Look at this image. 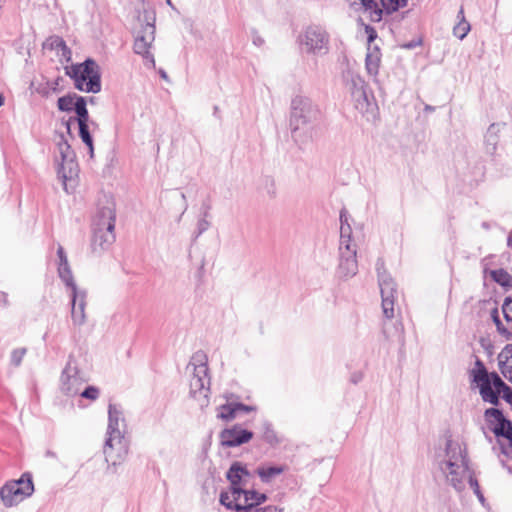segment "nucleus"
Here are the masks:
<instances>
[{"instance_id": "45", "label": "nucleus", "mask_w": 512, "mask_h": 512, "mask_svg": "<svg viewBox=\"0 0 512 512\" xmlns=\"http://www.w3.org/2000/svg\"><path fill=\"white\" fill-rule=\"evenodd\" d=\"M502 312L506 322L512 324V297H508L504 300Z\"/></svg>"}, {"instance_id": "57", "label": "nucleus", "mask_w": 512, "mask_h": 512, "mask_svg": "<svg viewBox=\"0 0 512 512\" xmlns=\"http://www.w3.org/2000/svg\"><path fill=\"white\" fill-rule=\"evenodd\" d=\"M162 78L167 79V74L164 71L160 72Z\"/></svg>"}, {"instance_id": "53", "label": "nucleus", "mask_w": 512, "mask_h": 512, "mask_svg": "<svg viewBox=\"0 0 512 512\" xmlns=\"http://www.w3.org/2000/svg\"><path fill=\"white\" fill-rule=\"evenodd\" d=\"M350 218H349V215L347 214V212L345 210H342L340 212V227H344L345 225H350V222H349Z\"/></svg>"}, {"instance_id": "32", "label": "nucleus", "mask_w": 512, "mask_h": 512, "mask_svg": "<svg viewBox=\"0 0 512 512\" xmlns=\"http://www.w3.org/2000/svg\"><path fill=\"white\" fill-rule=\"evenodd\" d=\"M79 97L80 96L75 93L60 97L57 101L58 109L63 112H71L75 109L76 99Z\"/></svg>"}, {"instance_id": "15", "label": "nucleus", "mask_w": 512, "mask_h": 512, "mask_svg": "<svg viewBox=\"0 0 512 512\" xmlns=\"http://www.w3.org/2000/svg\"><path fill=\"white\" fill-rule=\"evenodd\" d=\"M115 204L112 199L106 198L103 203H99L97 211L93 217L92 228L114 229L115 228Z\"/></svg>"}, {"instance_id": "5", "label": "nucleus", "mask_w": 512, "mask_h": 512, "mask_svg": "<svg viewBox=\"0 0 512 512\" xmlns=\"http://www.w3.org/2000/svg\"><path fill=\"white\" fill-rule=\"evenodd\" d=\"M192 368V376L190 379V394L194 398H207L210 378L208 376V366L206 354L198 351L193 354L187 369Z\"/></svg>"}, {"instance_id": "47", "label": "nucleus", "mask_w": 512, "mask_h": 512, "mask_svg": "<svg viewBox=\"0 0 512 512\" xmlns=\"http://www.w3.org/2000/svg\"><path fill=\"white\" fill-rule=\"evenodd\" d=\"M25 354H26L25 348H19V349L13 350L11 353V363L14 366H19L21 364L22 359L25 356Z\"/></svg>"}, {"instance_id": "36", "label": "nucleus", "mask_w": 512, "mask_h": 512, "mask_svg": "<svg viewBox=\"0 0 512 512\" xmlns=\"http://www.w3.org/2000/svg\"><path fill=\"white\" fill-rule=\"evenodd\" d=\"M352 228L351 225H345L344 227H340V241L339 248H352L356 247V244L352 241Z\"/></svg>"}, {"instance_id": "56", "label": "nucleus", "mask_w": 512, "mask_h": 512, "mask_svg": "<svg viewBox=\"0 0 512 512\" xmlns=\"http://www.w3.org/2000/svg\"><path fill=\"white\" fill-rule=\"evenodd\" d=\"M507 246L512 248V230L509 232L508 234V238H507Z\"/></svg>"}, {"instance_id": "21", "label": "nucleus", "mask_w": 512, "mask_h": 512, "mask_svg": "<svg viewBox=\"0 0 512 512\" xmlns=\"http://www.w3.org/2000/svg\"><path fill=\"white\" fill-rule=\"evenodd\" d=\"M381 64V52L377 45L367 46L365 68L369 76L376 79Z\"/></svg>"}, {"instance_id": "9", "label": "nucleus", "mask_w": 512, "mask_h": 512, "mask_svg": "<svg viewBox=\"0 0 512 512\" xmlns=\"http://www.w3.org/2000/svg\"><path fill=\"white\" fill-rule=\"evenodd\" d=\"M466 462H469L466 445L453 439H447L443 453L436 458L437 467H451Z\"/></svg>"}, {"instance_id": "31", "label": "nucleus", "mask_w": 512, "mask_h": 512, "mask_svg": "<svg viewBox=\"0 0 512 512\" xmlns=\"http://www.w3.org/2000/svg\"><path fill=\"white\" fill-rule=\"evenodd\" d=\"M76 107L74 109L76 115H77V122L78 125L80 124H88L89 121V114L87 110V101L84 97H79L76 99Z\"/></svg>"}, {"instance_id": "6", "label": "nucleus", "mask_w": 512, "mask_h": 512, "mask_svg": "<svg viewBox=\"0 0 512 512\" xmlns=\"http://www.w3.org/2000/svg\"><path fill=\"white\" fill-rule=\"evenodd\" d=\"M71 77L80 91L98 93L101 90L99 67L92 59L73 66Z\"/></svg>"}, {"instance_id": "59", "label": "nucleus", "mask_w": 512, "mask_h": 512, "mask_svg": "<svg viewBox=\"0 0 512 512\" xmlns=\"http://www.w3.org/2000/svg\"><path fill=\"white\" fill-rule=\"evenodd\" d=\"M507 380L512 383V372L507 375Z\"/></svg>"}, {"instance_id": "28", "label": "nucleus", "mask_w": 512, "mask_h": 512, "mask_svg": "<svg viewBox=\"0 0 512 512\" xmlns=\"http://www.w3.org/2000/svg\"><path fill=\"white\" fill-rule=\"evenodd\" d=\"M13 482L19 488L24 499L32 495L34 485L30 473H24L18 480H14Z\"/></svg>"}, {"instance_id": "38", "label": "nucleus", "mask_w": 512, "mask_h": 512, "mask_svg": "<svg viewBox=\"0 0 512 512\" xmlns=\"http://www.w3.org/2000/svg\"><path fill=\"white\" fill-rule=\"evenodd\" d=\"M79 126V136L83 143L89 148L90 155H93V139L89 132L88 124H80Z\"/></svg>"}, {"instance_id": "61", "label": "nucleus", "mask_w": 512, "mask_h": 512, "mask_svg": "<svg viewBox=\"0 0 512 512\" xmlns=\"http://www.w3.org/2000/svg\"><path fill=\"white\" fill-rule=\"evenodd\" d=\"M4 103V98L0 95V107L3 105Z\"/></svg>"}, {"instance_id": "33", "label": "nucleus", "mask_w": 512, "mask_h": 512, "mask_svg": "<svg viewBox=\"0 0 512 512\" xmlns=\"http://www.w3.org/2000/svg\"><path fill=\"white\" fill-rule=\"evenodd\" d=\"M505 418L503 412L496 407H491L484 411V419L490 428Z\"/></svg>"}, {"instance_id": "35", "label": "nucleus", "mask_w": 512, "mask_h": 512, "mask_svg": "<svg viewBox=\"0 0 512 512\" xmlns=\"http://www.w3.org/2000/svg\"><path fill=\"white\" fill-rule=\"evenodd\" d=\"M492 320L496 326L497 332L507 341L512 340V331L506 328L501 322L498 314V309L494 308L491 312Z\"/></svg>"}, {"instance_id": "23", "label": "nucleus", "mask_w": 512, "mask_h": 512, "mask_svg": "<svg viewBox=\"0 0 512 512\" xmlns=\"http://www.w3.org/2000/svg\"><path fill=\"white\" fill-rule=\"evenodd\" d=\"M491 431L496 437H503L508 440V445L502 447V452L509 456L512 452V422L505 418L491 427Z\"/></svg>"}, {"instance_id": "10", "label": "nucleus", "mask_w": 512, "mask_h": 512, "mask_svg": "<svg viewBox=\"0 0 512 512\" xmlns=\"http://www.w3.org/2000/svg\"><path fill=\"white\" fill-rule=\"evenodd\" d=\"M103 453L107 463L113 466L120 464L128 453V442L124 435H107Z\"/></svg>"}, {"instance_id": "43", "label": "nucleus", "mask_w": 512, "mask_h": 512, "mask_svg": "<svg viewBox=\"0 0 512 512\" xmlns=\"http://www.w3.org/2000/svg\"><path fill=\"white\" fill-rule=\"evenodd\" d=\"M209 216V212L205 211L203 213V216L198 220L197 227H196V235L195 237H199L201 234L206 232L210 227V222L207 220V217Z\"/></svg>"}, {"instance_id": "30", "label": "nucleus", "mask_w": 512, "mask_h": 512, "mask_svg": "<svg viewBox=\"0 0 512 512\" xmlns=\"http://www.w3.org/2000/svg\"><path fill=\"white\" fill-rule=\"evenodd\" d=\"M58 275L65 285L73 291V288H79L73 278V274L68 263L58 264Z\"/></svg>"}, {"instance_id": "22", "label": "nucleus", "mask_w": 512, "mask_h": 512, "mask_svg": "<svg viewBox=\"0 0 512 512\" xmlns=\"http://www.w3.org/2000/svg\"><path fill=\"white\" fill-rule=\"evenodd\" d=\"M0 498L6 507H12L24 500L19 488L13 481L7 482L0 489Z\"/></svg>"}, {"instance_id": "27", "label": "nucleus", "mask_w": 512, "mask_h": 512, "mask_svg": "<svg viewBox=\"0 0 512 512\" xmlns=\"http://www.w3.org/2000/svg\"><path fill=\"white\" fill-rule=\"evenodd\" d=\"M265 501L266 499L257 501L249 500L245 507L238 505V512H282V509L276 506L259 507V505Z\"/></svg>"}, {"instance_id": "1", "label": "nucleus", "mask_w": 512, "mask_h": 512, "mask_svg": "<svg viewBox=\"0 0 512 512\" xmlns=\"http://www.w3.org/2000/svg\"><path fill=\"white\" fill-rule=\"evenodd\" d=\"M56 145L58 151V156H56L57 175L62 181L64 191L71 193L77 184L79 172L76 155L64 135H59Z\"/></svg>"}, {"instance_id": "58", "label": "nucleus", "mask_w": 512, "mask_h": 512, "mask_svg": "<svg viewBox=\"0 0 512 512\" xmlns=\"http://www.w3.org/2000/svg\"><path fill=\"white\" fill-rule=\"evenodd\" d=\"M425 110H426V111H433V110H434V108H433L432 106L427 105V106L425 107Z\"/></svg>"}, {"instance_id": "62", "label": "nucleus", "mask_w": 512, "mask_h": 512, "mask_svg": "<svg viewBox=\"0 0 512 512\" xmlns=\"http://www.w3.org/2000/svg\"><path fill=\"white\" fill-rule=\"evenodd\" d=\"M166 3H167V5H169V6L173 7V4H172V1H171V0H166Z\"/></svg>"}, {"instance_id": "42", "label": "nucleus", "mask_w": 512, "mask_h": 512, "mask_svg": "<svg viewBox=\"0 0 512 512\" xmlns=\"http://www.w3.org/2000/svg\"><path fill=\"white\" fill-rule=\"evenodd\" d=\"M491 276L494 279V281H496L500 285H502V286L509 285L510 275L505 270H503V269L494 270L491 272Z\"/></svg>"}, {"instance_id": "25", "label": "nucleus", "mask_w": 512, "mask_h": 512, "mask_svg": "<svg viewBox=\"0 0 512 512\" xmlns=\"http://www.w3.org/2000/svg\"><path fill=\"white\" fill-rule=\"evenodd\" d=\"M498 366L503 374V376L507 379V375L512 372V365L509 363L512 362V344H507L497 357Z\"/></svg>"}, {"instance_id": "14", "label": "nucleus", "mask_w": 512, "mask_h": 512, "mask_svg": "<svg viewBox=\"0 0 512 512\" xmlns=\"http://www.w3.org/2000/svg\"><path fill=\"white\" fill-rule=\"evenodd\" d=\"M357 249L352 248H339V263L337 267V274L341 279L347 280L354 277L358 272V262L356 259Z\"/></svg>"}, {"instance_id": "52", "label": "nucleus", "mask_w": 512, "mask_h": 512, "mask_svg": "<svg viewBox=\"0 0 512 512\" xmlns=\"http://www.w3.org/2000/svg\"><path fill=\"white\" fill-rule=\"evenodd\" d=\"M421 44H422V41L420 39L412 40V41L402 44L401 47L403 49L411 50V49H414V48L420 46Z\"/></svg>"}, {"instance_id": "49", "label": "nucleus", "mask_w": 512, "mask_h": 512, "mask_svg": "<svg viewBox=\"0 0 512 512\" xmlns=\"http://www.w3.org/2000/svg\"><path fill=\"white\" fill-rule=\"evenodd\" d=\"M365 33L367 34V42H368V46L369 45H374V41L376 40L377 38V32L376 30L370 26V25H366L365 26Z\"/></svg>"}, {"instance_id": "18", "label": "nucleus", "mask_w": 512, "mask_h": 512, "mask_svg": "<svg viewBox=\"0 0 512 512\" xmlns=\"http://www.w3.org/2000/svg\"><path fill=\"white\" fill-rule=\"evenodd\" d=\"M71 318L74 325L81 326L85 323L86 291L80 288H73L70 294Z\"/></svg>"}, {"instance_id": "17", "label": "nucleus", "mask_w": 512, "mask_h": 512, "mask_svg": "<svg viewBox=\"0 0 512 512\" xmlns=\"http://www.w3.org/2000/svg\"><path fill=\"white\" fill-rule=\"evenodd\" d=\"M115 241L114 229L92 228L91 252L100 255Z\"/></svg>"}, {"instance_id": "55", "label": "nucleus", "mask_w": 512, "mask_h": 512, "mask_svg": "<svg viewBox=\"0 0 512 512\" xmlns=\"http://www.w3.org/2000/svg\"><path fill=\"white\" fill-rule=\"evenodd\" d=\"M45 456L49 457V458H56L57 457L56 453L54 451H52V450H47L46 453H45Z\"/></svg>"}, {"instance_id": "40", "label": "nucleus", "mask_w": 512, "mask_h": 512, "mask_svg": "<svg viewBox=\"0 0 512 512\" xmlns=\"http://www.w3.org/2000/svg\"><path fill=\"white\" fill-rule=\"evenodd\" d=\"M471 26L467 20H459L453 27V35L460 40H463L469 33Z\"/></svg>"}, {"instance_id": "37", "label": "nucleus", "mask_w": 512, "mask_h": 512, "mask_svg": "<svg viewBox=\"0 0 512 512\" xmlns=\"http://www.w3.org/2000/svg\"><path fill=\"white\" fill-rule=\"evenodd\" d=\"M262 431H263V439L267 443H269L271 445L280 443V439L278 438L277 433L274 430V428L270 422L265 421L262 424Z\"/></svg>"}, {"instance_id": "44", "label": "nucleus", "mask_w": 512, "mask_h": 512, "mask_svg": "<svg viewBox=\"0 0 512 512\" xmlns=\"http://www.w3.org/2000/svg\"><path fill=\"white\" fill-rule=\"evenodd\" d=\"M366 83L364 79L358 75H354L350 80V91L352 92H360L366 89Z\"/></svg>"}, {"instance_id": "3", "label": "nucleus", "mask_w": 512, "mask_h": 512, "mask_svg": "<svg viewBox=\"0 0 512 512\" xmlns=\"http://www.w3.org/2000/svg\"><path fill=\"white\" fill-rule=\"evenodd\" d=\"M138 21L140 28L136 31L133 46L134 52L143 57L145 66L154 68L155 60L153 54L150 52L155 40L154 17L145 10L143 12V19L141 15H139Z\"/></svg>"}, {"instance_id": "8", "label": "nucleus", "mask_w": 512, "mask_h": 512, "mask_svg": "<svg viewBox=\"0 0 512 512\" xmlns=\"http://www.w3.org/2000/svg\"><path fill=\"white\" fill-rule=\"evenodd\" d=\"M378 273V282L382 297L383 315L387 319L394 317V303L397 295L395 281L383 270V263L378 261L376 264Z\"/></svg>"}, {"instance_id": "20", "label": "nucleus", "mask_w": 512, "mask_h": 512, "mask_svg": "<svg viewBox=\"0 0 512 512\" xmlns=\"http://www.w3.org/2000/svg\"><path fill=\"white\" fill-rule=\"evenodd\" d=\"M125 419L122 410L115 404L108 406V426L107 435H124L125 434Z\"/></svg>"}, {"instance_id": "26", "label": "nucleus", "mask_w": 512, "mask_h": 512, "mask_svg": "<svg viewBox=\"0 0 512 512\" xmlns=\"http://www.w3.org/2000/svg\"><path fill=\"white\" fill-rule=\"evenodd\" d=\"M498 132L499 126L497 124H491L485 136L486 153L490 155H494L496 152L498 145Z\"/></svg>"}, {"instance_id": "46", "label": "nucleus", "mask_w": 512, "mask_h": 512, "mask_svg": "<svg viewBox=\"0 0 512 512\" xmlns=\"http://www.w3.org/2000/svg\"><path fill=\"white\" fill-rule=\"evenodd\" d=\"M79 394L86 399L94 401L99 397V389L95 386H87Z\"/></svg>"}, {"instance_id": "19", "label": "nucleus", "mask_w": 512, "mask_h": 512, "mask_svg": "<svg viewBox=\"0 0 512 512\" xmlns=\"http://www.w3.org/2000/svg\"><path fill=\"white\" fill-rule=\"evenodd\" d=\"M226 477L232 489L245 490L244 487L247 485L252 475L246 465L241 462H234L228 469Z\"/></svg>"}, {"instance_id": "11", "label": "nucleus", "mask_w": 512, "mask_h": 512, "mask_svg": "<svg viewBox=\"0 0 512 512\" xmlns=\"http://www.w3.org/2000/svg\"><path fill=\"white\" fill-rule=\"evenodd\" d=\"M267 499L264 493H259L254 490H237L232 489L230 492H222L220 494V503L227 509H233L238 512L239 506L245 507L249 500H263Z\"/></svg>"}, {"instance_id": "2", "label": "nucleus", "mask_w": 512, "mask_h": 512, "mask_svg": "<svg viewBox=\"0 0 512 512\" xmlns=\"http://www.w3.org/2000/svg\"><path fill=\"white\" fill-rule=\"evenodd\" d=\"M320 111L312 100L296 95L291 101L289 126L292 137L297 138L302 130H307L319 118Z\"/></svg>"}, {"instance_id": "12", "label": "nucleus", "mask_w": 512, "mask_h": 512, "mask_svg": "<svg viewBox=\"0 0 512 512\" xmlns=\"http://www.w3.org/2000/svg\"><path fill=\"white\" fill-rule=\"evenodd\" d=\"M85 382L86 379L78 368L72 364V360L70 358L60 377L61 391L68 396L78 395Z\"/></svg>"}, {"instance_id": "48", "label": "nucleus", "mask_w": 512, "mask_h": 512, "mask_svg": "<svg viewBox=\"0 0 512 512\" xmlns=\"http://www.w3.org/2000/svg\"><path fill=\"white\" fill-rule=\"evenodd\" d=\"M50 45L52 48L57 49V50L61 49L63 52L68 50L65 41L58 36L50 38Z\"/></svg>"}, {"instance_id": "24", "label": "nucleus", "mask_w": 512, "mask_h": 512, "mask_svg": "<svg viewBox=\"0 0 512 512\" xmlns=\"http://www.w3.org/2000/svg\"><path fill=\"white\" fill-rule=\"evenodd\" d=\"M350 5L354 7L356 10L364 9L365 11H370V18L374 22H379L382 19L383 11L378 8L375 0H349Z\"/></svg>"}, {"instance_id": "50", "label": "nucleus", "mask_w": 512, "mask_h": 512, "mask_svg": "<svg viewBox=\"0 0 512 512\" xmlns=\"http://www.w3.org/2000/svg\"><path fill=\"white\" fill-rule=\"evenodd\" d=\"M236 414L238 413H249L251 411H254L256 408L254 406H248L242 403H234Z\"/></svg>"}, {"instance_id": "41", "label": "nucleus", "mask_w": 512, "mask_h": 512, "mask_svg": "<svg viewBox=\"0 0 512 512\" xmlns=\"http://www.w3.org/2000/svg\"><path fill=\"white\" fill-rule=\"evenodd\" d=\"M408 0H381L384 10L390 14L407 5Z\"/></svg>"}, {"instance_id": "64", "label": "nucleus", "mask_w": 512, "mask_h": 512, "mask_svg": "<svg viewBox=\"0 0 512 512\" xmlns=\"http://www.w3.org/2000/svg\"><path fill=\"white\" fill-rule=\"evenodd\" d=\"M181 198L185 201L186 200V196L184 193H181Z\"/></svg>"}, {"instance_id": "16", "label": "nucleus", "mask_w": 512, "mask_h": 512, "mask_svg": "<svg viewBox=\"0 0 512 512\" xmlns=\"http://www.w3.org/2000/svg\"><path fill=\"white\" fill-rule=\"evenodd\" d=\"M253 437V432L243 429L239 425L225 429L220 434L221 444L226 447H237L249 442Z\"/></svg>"}, {"instance_id": "7", "label": "nucleus", "mask_w": 512, "mask_h": 512, "mask_svg": "<svg viewBox=\"0 0 512 512\" xmlns=\"http://www.w3.org/2000/svg\"><path fill=\"white\" fill-rule=\"evenodd\" d=\"M300 45L307 53L324 55L329 51V34L324 28L311 25L301 34Z\"/></svg>"}, {"instance_id": "60", "label": "nucleus", "mask_w": 512, "mask_h": 512, "mask_svg": "<svg viewBox=\"0 0 512 512\" xmlns=\"http://www.w3.org/2000/svg\"><path fill=\"white\" fill-rule=\"evenodd\" d=\"M253 42H254V44H260L262 42V40L260 38H258V39H254Z\"/></svg>"}, {"instance_id": "51", "label": "nucleus", "mask_w": 512, "mask_h": 512, "mask_svg": "<svg viewBox=\"0 0 512 512\" xmlns=\"http://www.w3.org/2000/svg\"><path fill=\"white\" fill-rule=\"evenodd\" d=\"M57 256H58V259H59V263L58 264L68 263L67 255H66V253L64 251V248L61 245L58 246Z\"/></svg>"}, {"instance_id": "4", "label": "nucleus", "mask_w": 512, "mask_h": 512, "mask_svg": "<svg viewBox=\"0 0 512 512\" xmlns=\"http://www.w3.org/2000/svg\"><path fill=\"white\" fill-rule=\"evenodd\" d=\"M438 469L444 476L446 483L455 491L462 492L465 490L467 484H469L478 499L481 502L484 501V496L480 491L478 480L470 469L469 462L460 463L451 467H438Z\"/></svg>"}, {"instance_id": "34", "label": "nucleus", "mask_w": 512, "mask_h": 512, "mask_svg": "<svg viewBox=\"0 0 512 512\" xmlns=\"http://www.w3.org/2000/svg\"><path fill=\"white\" fill-rule=\"evenodd\" d=\"M284 471L281 466L260 467L257 469V474L263 482H269L273 477L280 475Z\"/></svg>"}, {"instance_id": "54", "label": "nucleus", "mask_w": 512, "mask_h": 512, "mask_svg": "<svg viewBox=\"0 0 512 512\" xmlns=\"http://www.w3.org/2000/svg\"><path fill=\"white\" fill-rule=\"evenodd\" d=\"M457 18H458V21L459 20H466L465 19V16H464V10H463V7L460 8L458 14H457Z\"/></svg>"}, {"instance_id": "13", "label": "nucleus", "mask_w": 512, "mask_h": 512, "mask_svg": "<svg viewBox=\"0 0 512 512\" xmlns=\"http://www.w3.org/2000/svg\"><path fill=\"white\" fill-rule=\"evenodd\" d=\"M470 375L472 381L477 384L481 397L488 399L489 396V399L494 398L490 386L493 382V375H498L496 372H488L484 363L479 358H476L475 367L471 370Z\"/></svg>"}, {"instance_id": "29", "label": "nucleus", "mask_w": 512, "mask_h": 512, "mask_svg": "<svg viewBox=\"0 0 512 512\" xmlns=\"http://www.w3.org/2000/svg\"><path fill=\"white\" fill-rule=\"evenodd\" d=\"M351 96L353 98L355 108L359 112L366 113L369 111L371 103L369 101L366 89L360 92H352Z\"/></svg>"}, {"instance_id": "63", "label": "nucleus", "mask_w": 512, "mask_h": 512, "mask_svg": "<svg viewBox=\"0 0 512 512\" xmlns=\"http://www.w3.org/2000/svg\"><path fill=\"white\" fill-rule=\"evenodd\" d=\"M359 379H360V377H354V378H353V382H354V383H357Z\"/></svg>"}, {"instance_id": "39", "label": "nucleus", "mask_w": 512, "mask_h": 512, "mask_svg": "<svg viewBox=\"0 0 512 512\" xmlns=\"http://www.w3.org/2000/svg\"><path fill=\"white\" fill-rule=\"evenodd\" d=\"M236 416H237V414L235 411L234 403H228V404L222 405L219 408V412L217 414L218 418H220L222 420H226V421L232 420Z\"/></svg>"}]
</instances>
